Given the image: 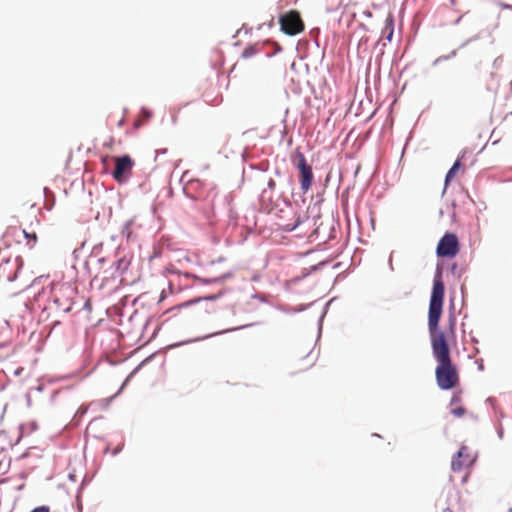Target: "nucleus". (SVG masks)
<instances>
[{
	"label": "nucleus",
	"mask_w": 512,
	"mask_h": 512,
	"mask_svg": "<svg viewBox=\"0 0 512 512\" xmlns=\"http://www.w3.org/2000/svg\"><path fill=\"white\" fill-rule=\"evenodd\" d=\"M444 300V284L441 276L434 279L428 312V329L433 356L437 362L435 379L441 390H451L460 384V374L452 362L450 348L444 332L438 330Z\"/></svg>",
	"instance_id": "nucleus-1"
},
{
	"label": "nucleus",
	"mask_w": 512,
	"mask_h": 512,
	"mask_svg": "<svg viewBox=\"0 0 512 512\" xmlns=\"http://www.w3.org/2000/svg\"><path fill=\"white\" fill-rule=\"evenodd\" d=\"M113 160L115 167L112 171V177L120 184L127 182L132 175L135 165L134 160L129 155L116 156Z\"/></svg>",
	"instance_id": "nucleus-2"
},
{
	"label": "nucleus",
	"mask_w": 512,
	"mask_h": 512,
	"mask_svg": "<svg viewBox=\"0 0 512 512\" xmlns=\"http://www.w3.org/2000/svg\"><path fill=\"white\" fill-rule=\"evenodd\" d=\"M281 30L287 35H297L304 31V22L300 13L296 10H290L279 18Z\"/></svg>",
	"instance_id": "nucleus-3"
},
{
	"label": "nucleus",
	"mask_w": 512,
	"mask_h": 512,
	"mask_svg": "<svg viewBox=\"0 0 512 512\" xmlns=\"http://www.w3.org/2000/svg\"><path fill=\"white\" fill-rule=\"evenodd\" d=\"M437 255L439 257H455L459 252V241L455 234L446 233L438 242Z\"/></svg>",
	"instance_id": "nucleus-4"
},
{
	"label": "nucleus",
	"mask_w": 512,
	"mask_h": 512,
	"mask_svg": "<svg viewBox=\"0 0 512 512\" xmlns=\"http://www.w3.org/2000/svg\"><path fill=\"white\" fill-rule=\"evenodd\" d=\"M71 293V288L67 284H57L52 287V299L57 308L63 311L71 309V301L68 294Z\"/></svg>",
	"instance_id": "nucleus-5"
},
{
	"label": "nucleus",
	"mask_w": 512,
	"mask_h": 512,
	"mask_svg": "<svg viewBox=\"0 0 512 512\" xmlns=\"http://www.w3.org/2000/svg\"><path fill=\"white\" fill-rule=\"evenodd\" d=\"M474 456L471 454L467 446H462L457 455L453 457L451 468L454 472H460L465 467L470 466L474 462Z\"/></svg>",
	"instance_id": "nucleus-6"
},
{
	"label": "nucleus",
	"mask_w": 512,
	"mask_h": 512,
	"mask_svg": "<svg viewBox=\"0 0 512 512\" xmlns=\"http://www.w3.org/2000/svg\"><path fill=\"white\" fill-rule=\"evenodd\" d=\"M299 173H300L301 190L303 191V193H307L310 190V188L313 184V179H314L312 167L309 166V167L300 169Z\"/></svg>",
	"instance_id": "nucleus-7"
},
{
	"label": "nucleus",
	"mask_w": 512,
	"mask_h": 512,
	"mask_svg": "<svg viewBox=\"0 0 512 512\" xmlns=\"http://www.w3.org/2000/svg\"><path fill=\"white\" fill-rule=\"evenodd\" d=\"M293 163L294 165L296 166V168L298 170L300 169H303V168H306V167H309L310 165L307 164V161H306V158H305V155L300 152V151H297L296 154H295V157L293 159Z\"/></svg>",
	"instance_id": "nucleus-8"
},
{
	"label": "nucleus",
	"mask_w": 512,
	"mask_h": 512,
	"mask_svg": "<svg viewBox=\"0 0 512 512\" xmlns=\"http://www.w3.org/2000/svg\"><path fill=\"white\" fill-rule=\"evenodd\" d=\"M293 163L294 165L296 166V168L298 170L300 169H303V168H306V167H309L310 165L307 164V161H306V158H305V155L300 152V151H297L296 154H295V157L293 159Z\"/></svg>",
	"instance_id": "nucleus-9"
},
{
	"label": "nucleus",
	"mask_w": 512,
	"mask_h": 512,
	"mask_svg": "<svg viewBox=\"0 0 512 512\" xmlns=\"http://www.w3.org/2000/svg\"><path fill=\"white\" fill-rule=\"evenodd\" d=\"M21 233L27 239V245L30 248H33L35 246V244L37 243V239H38L36 232H27L26 230H22Z\"/></svg>",
	"instance_id": "nucleus-10"
},
{
	"label": "nucleus",
	"mask_w": 512,
	"mask_h": 512,
	"mask_svg": "<svg viewBox=\"0 0 512 512\" xmlns=\"http://www.w3.org/2000/svg\"><path fill=\"white\" fill-rule=\"evenodd\" d=\"M258 52H259V49L256 46H249L243 50L242 57L245 59L250 58V57L254 56L255 54H257Z\"/></svg>",
	"instance_id": "nucleus-11"
},
{
	"label": "nucleus",
	"mask_w": 512,
	"mask_h": 512,
	"mask_svg": "<svg viewBox=\"0 0 512 512\" xmlns=\"http://www.w3.org/2000/svg\"><path fill=\"white\" fill-rule=\"evenodd\" d=\"M386 28H389V34L387 36L388 40H391L393 34V18L389 15L386 19Z\"/></svg>",
	"instance_id": "nucleus-12"
},
{
	"label": "nucleus",
	"mask_w": 512,
	"mask_h": 512,
	"mask_svg": "<svg viewBox=\"0 0 512 512\" xmlns=\"http://www.w3.org/2000/svg\"><path fill=\"white\" fill-rule=\"evenodd\" d=\"M451 413H452L455 417H462V416H464V415H465L466 410H465V408H463L462 406H457V407H455V408H452Z\"/></svg>",
	"instance_id": "nucleus-13"
},
{
	"label": "nucleus",
	"mask_w": 512,
	"mask_h": 512,
	"mask_svg": "<svg viewBox=\"0 0 512 512\" xmlns=\"http://www.w3.org/2000/svg\"><path fill=\"white\" fill-rule=\"evenodd\" d=\"M457 171L453 167L449 169L445 177V185H448L455 177Z\"/></svg>",
	"instance_id": "nucleus-14"
},
{
	"label": "nucleus",
	"mask_w": 512,
	"mask_h": 512,
	"mask_svg": "<svg viewBox=\"0 0 512 512\" xmlns=\"http://www.w3.org/2000/svg\"><path fill=\"white\" fill-rule=\"evenodd\" d=\"M460 400H461L460 395L459 394H454L452 396V399H451V404L452 405L457 404V403L460 402Z\"/></svg>",
	"instance_id": "nucleus-15"
},
{
	"label": "nucleus",
	"mask_w": 512,
	"mask_h": 512,
	"mask_svg": "<svg viewBox=\"0 0 512 512\" xmlns=\"http://www.w3.org/2000/svg\"><path fill=\"white\" fill-rule=\"evenodd\" d=\"M452 167L455 169V171H458L459 168L461 167L460 160H456Z\"/></svg>",
	"instance_id": "nucleus-16"
},
{
	"label": "nucleus",
	"mask_w": 512,
	"mask_h": 512,
	"mask_svg": "<svg viewBox=\"0 0 512 512\" xmlns=\"http://www.w3.org/2000/svg\"><path fill=\"white\" fill-rule=\"evenodd\" d=\"M18 230L14 227V228H9L7 231H6V236H9L10 233H13V232H17Z\"/></svg>",
	"instance_id": "nucleus-17"
},
{
	"label": "nucleus",
	"mask_w": 512,
	"mask_h": 512,
	"mask_svg": "<svg viewBox=\"0 0 512 512\" xmlns=\"http://www.w3.org/2000/svg\"><path fill=\"white\" fill-rule=\"evenodd\" d=\"M443 512H453L450 508H445Z\"/></svg>",
	"instance_id": "nucleus-18"
},
{
	"label": "nucleus",
	"mask_w": 512,
	"mask_h": 512,
	"mask_svg": "<svg viewBox=\"0 0 512 512\" xmlns=\"http://www.w3.org/2000/svg\"><path fill=\"white\" fill-rule=\"evenodd\" d=\"M22 370H23L22 368L17 369L15 373H16L17 375H19V374H20V372H21Z\"/></svg>",
	"instance_id": "nucleus-19"
}]
</instances>
